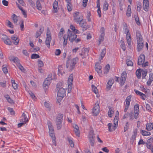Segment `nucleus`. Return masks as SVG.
Masks as SVG:
<instances>
[{
  "label": "nucleus",
  "instance_id": "obj_1",
  "mask_svg": "<svg viewBox=\"0 0 153 153\" xmlns=\"http://www.w3.org/2000/svg\"><path fill=\"white\" fill-rule=\"evenodd\" d=\"M48 129L49 136L51 139L53 143L55 146H56V138L55 132L53 126L51 123L50 122H48Z\"/></svg>",
  "mask_w": 153,
  "mask_h": 153
},
{
  "label": "nucleus",
  "instance_id": "obj_2",
  "mask_svg": "<svg viewBox=\"0 0 153 153\" xmlns=\"http://www.w3.org/2000/svg\"><path fill=\"white\" fill-rule=\"evenodd\" d=\"M136 36L137 43V50L138 51H140L143 47V42L142 36L140 31H137Z\"/></svg>",
  "mask_w": 153,
  "mask_h": 153
},
{
  "label": "nucleus",
  "instance_id": "obj_3",
  "mask_svg": "<svg viewBox=\"0 0 153 153\" xmlns=\"http://www.w3.org/2000/svg\"><path fill=\"white\" fill-rule=\"evenodd\" d=\"M116 114L119 115V112L118 111H116ZM118 117L116 115L114 120V125L112 126V128H111L112 125L111 123H109L108 124V128L109 131H112L113 130H115L117 128L118 125Z\"/></svg>",
  "mask_w": 153,
  "mask_h": 153
},
{
  "label": "nucleus",
  "instance_id": "obj_4",
  "mask_svg": "<svg viewBox=\"0 0 153 153\" xmlns=\"http://www.w3.org/2000/svg\"><path fill=\"white\" fill-rule=\"evenodd\" d=\"M147 71L146 69L139 68L136 71V74L138 79H140L142 75V79H145L147 74Z\"/></svg>",
  "mask_w": 153,
  "mask_h": 153
},
{
  "label": "nucleus",
  "instance_id": "obj_5",
  "mask_svg": "<svg viewBox=\"0 0 153 153\" xmlns=\"http://www.w3.org/2000/svg\"><path fill=\"white\" fill-rule=\"evenodd\" d=\"M110 68H95V71L100 76L102 75V71L103 70L104 74H106L109 72Z\"/></svg>",
  "mask_w": 153,
  "mask_h": 153
},
{
  "label": "nucleus",
  "instance_id": "obj_6",
  "mask_svg": "<svg viewBox=\"0 0 153 153\" xmlns=\"http://www.w3.org/2000/svg\"><path fill=\"white\" fill-rule=\"evenodd\" d=\"M79 12H77L75 13L74 14V21L77 24H79V22L82 21L83 19V16L79 15Z\"/></svg>",
  "mask_w": 153,
  "mask_h": 153
},
{
  "label": "nucleus",
  "instance_id": "obj_7",
  "mask_svg": "<svg viewBox=\"0 0 153 153\" xmlns=\"http://www.w3.org/2000/svg\"><path fill=\"white\" fill-rule=\"evenodd\" d=\"M67 36L71 42H74L77 37V35L76 33L69 29L68 30V34Z\"/></svg>",
  "mask_w": 153,
  "mask_h": 153
},
{
  "label": "nucleus",
  "instance_id": "obj_8",
  "mask_svg": "<svg viewBox=\"0 0 153 153\" xmlns=\"http://www.w3.org/2000/svg\"><path fill=\"white\" fill-rule=\"evenodd\" d=\"M9 59L10 61L15 63L17 67H23L20 63V60L17 57L10 56L9 57Z\"/></svg>",
  "mask_w": 153,
  "mask_h": 153
},
{
  "label": "nucleus",
  "instance_id": "obj_9",
  "mask_svg": "<svg viewBox=\"0 0 153 153\" xmlns=\"http://www.w3.org/2000/svg\"><path fill=\"white\" fill-rule=\"evenodd\" d=\"M73 79V76L72 74H70L68 77V92L71 91L72 87V82Z\"/></svg>",
  "mask_w": 153,
  "mask_h": 153
},
{
  "label": "nucleus",
  "instance_id": "obj_10",
  "mask_svg": "<svg viewBox=\"0 0 153 153\" xmlns=\"http://www.w3.org/2000/svg\"><path fill=\"white\" fill-rule=\"evenodd\" d=\"M100 107L98 103H96L94 105L92 110V114L94 116H97L99 113Z\"/></svg>",
  "mask_w": 153,
  "mask_h": 153
},
{
  "label": "nucleus",
  "instance_id": "obj_11",
  "mask_svg": "<svg viewBox=\"0 0 153 153\" xmlns=\"http://www.w3.org/2000/svg\"><path fill=\"white\" fill-rule=\"evenodd\" d=\"M127 75V73L125 71L121 74V77L119 80V83L122 86L124 84L126 79Z\"/></svg>",
  "mask_w": 153,
  "mask_h": 153
},
{
  "label": "nucleus",
  "instance_id": "obj_12",
  "mask_svg": "<svg viewBox=\"0 0 153 153\" xmlns=\"http://www.w3.org/2000/svg\"><path fill=\"white\" fill-rule=\"evenodd\" d=\"M89 137L90 143L92 146H94V134L93 131H90L89 135Z\"/></svg>",
  "mask_w": 153,
  "mask_h": 153
},
{
  "label": "nucleus",
  "instance_id": "obj_13",
  "mask_svg": "<svg viewBox=\"0 0 153 153\" xmlns=\"http://www.w3.org/2000/svg\"><path fill=\"white\" fill-rule=\"evenodd\" d=\"M134 118L135 119H137L138 117V115L140 112L138 104H136L134 105Z\"/></svg>",
  "mask_w": 153,
  "mask_h": 153
},
{
  "label": "nucleus",
  "instance_id": "obj_14",
  "mask_svg": "<svg viewBox=\"0 0 153 153\" xmlns=\"http://www.w3.org/2000/svg\"><path fill=\"white\" fill-rule=\"evenodd\" d=\"M66 89H64L63 88H59L57 93V95H59L61 97H64L65 95V93Z\"/></svg>",
  "mask_w": 153,
  "mask_h": 153
},
{
  "label": "nucleus",
  "instance_id": "obj_15",
  "mask_svg": "<svg viewBox=\"0 0 153 153\" xmlns=\"http://www.w3.org/2000/svg\"><path fill=\"white\" fill-rule=\"evenodd\" d=\"M100 30L101 32V33L99 39V45H100L101 44V42L103 41L105 35L104 29V27H102L101 28Z\"/></svg>",
  "mask_w": 153,
  "mask_h": 153
},
{
  "label": "nucleus",
  "instance_id": "obj_16",
  "mask_svg": "<svg viewBox=\"0 0 153 153\" xmlns=\"http://www.w3.org/2000/svg\"><path fill=\"white\" fill-rule=\"evenodd\" d=\"M114 82V79L112 78H111L108 80L107 84H106V89L108 90H109L111 87Z\"/></svg>",
  "mask_w": 153,
  "mask_h": 153
},
{
  "label": "nucleus",
  "instance_id": "obj_17",
  "mask_svg": "<svg viewBox=\"0 0 153 153\" xmlns=\"http://www.w3.org/2000/svg\"><path fill=\"white\" fill-rule=\"evenodd\" d=\"M145 56L144 54L141 55L138 58V64L139 65H142L145 61Z\"/></svg>",
  "mask_w": 153,
  "mask_h": 153
},
{
  "label": "nucleus",
  "instance_id": "obj_18",
  "mask_svg": "<svg viewBox=\"0 0 153 153\" xmlns=\"http://www.w3.org/2000/svg\"><path fill=\"white\" fill-rule=\"evenodd\" d=\"M143 9L146 11H147L148 10V8L149 5V1L148 0H143Z\"/></svg>",
  "mask_w": 153,
  "mask_h": 153
},
{
  "label": "nucleus",
  "instance_id": "obj_19",
  "mask_svg": "<svg viewBox=\"0 0 153 153\" xmlns=\"http://www.w3.org/2000/svg\"><path fill=\"white\" fill-rule=\"evenodd\" d=\"M134 92L136 94L140 96V98L143 100H145L146 97V95L143 93L140 92L136 89L134 90Z\"/></svg>",
  "mask_w": 153,
  "mask_h": 153
},
{
  "label": "nucleus",
  "instance_id": "obj_20",
  "mask_svg": "<svg viewBox=\"0 0 153 153\" xmlns=\"http://www.w3.org/2000/svg\"><path fill=\"white\" fill-rule=\"evenodd\" d=\"M44 0H37L36 2V6L37 9L41 10L42 8V4L43 3Z\"/></svg>",
  "mask_w": 153,
  "mask_h": 153
},
{
  "label": "nucleus",
  "instance_id": "obj_21",
  "mask_svg": "<svg viewBox=\"0 0 153 153\" xmlns=\"http://www.w3.org/2000/svg\"><path fill=\"white\" fill-rule=\"evenodd\" d=\"M78 58L76 57L73 58L70 60V65H69V66H70L71 67H73V66H75V65L78 62Z\"/></svg>",
  "mask_w": 153,
  "mask_h": 153
},
{
  "label": "nucleus",
  "instance_id": "obj_22",
  "mask_svg": "<svg viewBox=\"0 0 153 153\" xmlns=\"http://www.w3.org/2000/svg\"><path fill=\"white\" fill-rule=\"evenodd\" d=\"M88 51L87 49L85 48L84 49V51L79 53V55L81 56L82 58H84L86 57L88 55Z\"/></svg>",
  "mask_w": 153,
  "mask_h": 153
},
{
  "label": "nucleus",
  "instance_id": "obj_23",
  "mask_svg": "<svg viewBox=\"0 0 153 153\" xmlns=\"http://www.w3.org/2000/svg\"><path fill=\"white\" fill-rule=\"evenodd\" d=\"M20 121L21 122H24L25 123L28 121V119L26 116V115L24 113H23L22 115L20 118Z\"/></svg>",
  "mask_w": 153,
  "mask_h": 153
},
{
  "label": "nucleus",
  "instance_id": "obj_24",
  "mask_svg": "<svg viewBox=\"0 0 153 153\" xmlns=\"http://www.w3.org/2000/svg\"><path fill=\"white\" fill-rule=\"evenodd\" d=\"M80 26L82 27L83 31L85 30L87 28L86 23L84 21H82L79 23Z\"/></svg>",
  "mask_w": 153,
  "mask_h": 153
},
{
  "label": "nucleus",
  "instance_id": "obj_25",
  "mask_svg": "<svg viewBox=\"0 0 153 153\" xmlns=\"http://www.w3.org/2000/svg\"><path fill=\"white\" fill-rule=\"evenodd\" d=\"M123 29H124V33L126 34V36H128L130 35V33L129 32V30L128 28V26L127 24L124 23L123 24Z\"/></svg>",
  "mask_w": 153,
  "mask_h": 153
},
{
  "label": "nucleus",
  "instance_id": "obj_26",
  "mask_svg": "<svg viewBox=\"0 0 153 153\" xmlns=\"http://www.w3.org/2000/svg\"><path fill=\"white\" fill-rule=\"evenodd\" d=\"M42 86L45 92H47V89L48 88V79L47 78H46L45 79L43 82Z\"/></svg>",
  "mask_w": 153,
  "mask_h": 153
},
{
  "label": "nucleus",
  "instance_id": "obj_27",
  "mask_svg": "<svg viewBox=\"0 0 153 153\" xmlns=\"http://www.w3.org/2000/svg\"><path fill=\"white\" fill-rule=\"evenodd\" d=\"M53 12L54 13H56L58 11V4L57 1L55 0L53 4Z\"/></svg>",
  "mask_w": 153,
  "mask_h": 153
},
{
  "label": "nucleus",
  "instance_id": "obj_28",
  "mask_svg": "<svg viewBox=\"0 0 153 153\" xmlns=\"http://www.w3.org/2000/svg\"><path fill=\"white\" fill-rule=\"evenodd\" d=\"M63 117V114H62L59 113L56 117V122L62 123Z\"/></svg>",
  "mask_w": 153,
  "mask_h": 153
},
{
  "label": "nucleus",
  "instance_id": "obj_29",
  "mask_svg": "<svg viewBox=\"0 0 153 153\" xmlns=\"http://www.w3.org/2000/svg\"><path fill=\"white\" fill-rule=\"evenodd\" d=\"M73 127L74 128V131L76 135L78 136H79L80 133L79 130V127L76 124H74L73 125Z\"/></svg>",
  "mask_w": 153,
  "mask_h": 153
},
{
  "label": "nucleus",
  "instance_id": "obj_30",
  "mask_svg": "<svg viewBox=\"0 0 153 153\" xmlns=\"http://www.w3.org/2000/svg\"><path fill=\"white\" fill-rule=\"evenodd\" d=\"M108 108L109 111L108 113V115L109 117H111L113 116V114L114 112V108L110 106H109Z\"/></svg>",
  "mask_w": 153,
  "mask_h": 153
},
{
  "label": "nucleus",
  "instance_id": "obj_31",
  "mask_svg": "<svg viewBox=\"0 0 153 153\" xmlns=\"http://www.w3.org/2000/svg\"><path fill=\"white\" fill-rule=\"evenodd\" d=\"M153 129V123H147L146 124V129L148 131H151Z\"/></svg>",
  "mask_w": 153,
  "mask_h": 153
},
{
  "label": "nucleus",
  "instance_id": "obj_32",
  "mask_svg": "<svg viewBox=\"0 0 153 153\" xmlns=\"http://www.w3.org/2000/svg\"><path fill=\"white\" fill-rule=\"evenodd\" d=\"M106 52V50L105 48H103L102 50V51L101 53V54H100V57L99 58V59L100 61L101 60H102L103 59V58L105 56V54Z\"/></svg>",
  "mask_w": 153,
  "mask_h": 153
},
{
  "label": "nucleus",
  "instance_id": "obj_33",
  "mask_svg": "<svg viewBox=\"0 0 153 153\" xmlns=\"http://www.w3.org/2000/svg\"><path fill=\"white\" fill-rule=\"evenodd\" d=\"M140 133L144 136H148L151 134V133L150 132L147 131L142 130H141Z\"/></svg>",
  "mask_w": 153,
  "mask_h": 153
},
{
  "label": "nucleus",
  "instance_id": "obj_34",
  "mask_svg": "<svg viewBox=\"0 0 153 153\" xmlns=\"http://www.w3.org/2000/svg\"><path fill=\"white\" fill-rule=\"evenodd\" d=\"M43 30L44 29L43 28H41L39 30L36 31V38H37L40 36Z\"/></svg>",
  "mask_w": 153,
  "mask_h": 153
},
{
  "label": "nucleus",
  "instance_id": "obj_35",
  "mask_svg": "<svg viewBox=\"0 0 153 153\" xmlns=\"http://www.w3.org/2000/svg\"><path fill=\"white\" fill-rule=\"evenodd\" d=\"M131 100V97L129 96H128L126 99V106H129L130 105V102Z\"/></svg>",
  "mask_w": 153,
  "mask_h": 153
},
{
  "label": "nucleus",
  "instance_id": "obj_36",
  "mask_svg": "<svg viewBox=\"0 0 153 153\" xmlns=\"http://www.w3.org/2000/svg\"><path fill=\"white\" fill-rule=\"evenodd\" d=\"M12 18L14 23L17 25L18 21L17 16L15 14H13L12 16Z\"/></svg>",
  "mask_w": 153,
  "mask_h": 153
},
{
  "label": "nucleus",
  "instance_id": "obj_37",
  "mask_svg": "<svg viewBox=\"0 0 153 153\" xmlns=\"http://www.w3.org/2000/svg\"><path fill=\"white\" fill-rule=\"evenodd\" d=\"M69 142V144L71 146V147H74V142L72 140V139L70 137H68L67 138Z\"/></svg>",
  "mask_w": 153,
  "mask_h": 153
},
{
  "label": "nucleus",
  "instance_id": "obj_38",
  "mask_svg": "<svg viewBox=\"0 0 153 153\" xmlns=\"http://www.w3.org/2000/svg\"><path fill=\"white\" fill-rule=\"evenodd\" d=\"M126 38L127 43H128V45L130 46L131 44V35H129L128 36H126Z\"/></svg>",
  "mask_w": 153,
  "mask_h": 153
},
{
  "label": "nucleus",
  "instance_id": "obj_39",
  "mask_svg": "<svg viewBox=\"0 0 153 153\" xmlns=\"http://www.w3.org/2000/svg\"><path fill=\"white\" fill-rule=\"evenodd\" d=\"M108 4L106 1H105L104 2L103 7V10L106 11L108 10Z\"/></svg>",
  "mask_w": 153,
  "mask_h": 153
},
{
  "label": "nucleus",
  "instance_id": "obj_40",
  "mask_svg": "<svg viewBox=\"0 0 153 153\" xmlns=\"http://www.w3.org/2000/svg\"><path fill=\"white\" fill-rule=\"evenodd\" d=\"M68 37L67 36V35H65L63 37V39H64V41L63 42V45H64L65 46L66 45L67 43V40Z\"/></svg>",
  "mask_w": 153,
  "mask_h": 153
},
{
  "label": "nucleus",
  "instance_id": "obj_41",
  "mask_svg": "<svg viewBox=\"0 0 153 153\" xmlns=\"http://www.w3.org/2000/svg\"><path fill=\"white\" fill-rule=\"evenodd\" d=\"M121 47L123 51H125L126 49V47L124 41L123 40L120 41Z\"/></svg>",
  "mask_w": 153,
  "mask_h": 153
},
{
  "label": "nucleus",
  "instance_id": "obj_42",
  "mask_svg": "<svg viewBox=\"0 0 153 153\" xmlns=\"http://www.w3.org/2000/svg\"><path fill=\"white\" fill-rule=\"evenodd\" d=\"M92 90L96 94L98 93V91L97 88L93 85H91Z\"/></svg>",
  "mask_w": 153,
  "mask_h": 153
},
{
  "label": "nucleus",
  "instance_id": "obj_43",
  "mask_svg": "<svg viewBox=\"0 0 153 153\" xmlns=\"http://www.w3.org/2000/svg\"><path fill=\"white\" fill-rule=\"evenodd\" d=\"M4 42L5 44L8 45H11L12 44V42L9 38L4 41Z\"/></svg>",
  "mask_w": 153,
  "mask_h": 153
},
{
  "label": "nucleus",
  "instance_id": "obj_44",
  "mask_svg": "<svg viewBox=\"0 0 153 153\" xmlns=\"http://www.w3.org/2000/svg\"><path fill=\"white\" fill-rule=\"evenodd\" d=\"M12 86L14 89H16L18 88L17 85L15 82V81L13 80H11Z\"/></svg>",
  "mask_w": 153,
  "mask_h": 153
},
{
  "label": "nucleus",
  "instance_id": "obj_45",
  "mask_svg": "<svg viewBox=\"0 0 153 153\" xmlns=\"http://www.w3.org/2000/svg\"><path fill=\"white\" fill-rule=\"evenodd\" d=\"M57 130L61 129L62 127V123L56 122Z\"/></svg>",
  "mask_w": 153,
  "mask_h": 153
},
{
  "label": "nucleus",
  "instance_id": "obj_46",
  "mask_svg": "<svg viewBox=\"0 0 153 153\" xmlns=\"http://www.w3.org/2000/svg\"><path fill=\"white\" fill-rule=\"evenodd\" d=\"M40 57L39 56L36 54L33 53L31 55V59L39 58Z\"/></svg>",
  "mask_w": 153,
  "mask_h": 153
},
{
  "label": "nucleus",
  "instance_id": "obj_47",
  "mask_svg": "<svg viewBox=\"0 0 153 153\" xmlns=\"http://www.w3.org/2000/svg\"><path fill=\"white\" fill-rule=\"evenodd\" d=\"M40 50V48L38 47H36L35 48H32L30 49V51L33 52H36Z\"/></svg>",
  "mask_w": 153,
  "mask_h": 153
},
{
  "label": "nucleus",
  "instance_id": "obj_48",
  "mask_svg": "<svg viewBox=\"0 0 153 153\" xmlns=\"http://www.w3.org/2000/svg\"><path fill=\"white\" fill-rule=\"evenodd\" d=\"M134 113L133 111H131L129 114L128 117L130 120L132 121L134 119L133 118Z\"/></svg>",
  "mask_w": 153,
  "mask_h": 153
},
{
  "label": "nucleus",
  "instance_id": "obj_49",
  "mask_svg": "<svg viewBox=\"0 0 153 153\" xmlns=\"http://www.w3.org/2000/svg\"><path fill=\"white\" fill-rule=\"evenodd\" d=\"M7 109L11 115H14L15 114V112L12 108L8 107L7 108Z\"/></svg>",
  "mask_w": 153,
  "mask_h": 153
},
{
  "label": "nucleus",
  "instance_id": "obj_50",
  "mask_svg": "<svg viewBox=\"0 0 153 153\" xmlns=\"http://www.w3.org/2000/svg\"><path fill=\"white\" fill-rule=\"evenodd\" d=\"M71 2L67 3V8L68 11H71L72 10V8H71Z\"/></svg>",
  "mask_w": 153,
  "mask_h": 153
},
{
  "label": "nucleus",
  "instance_id": "obj_51",
  "mask_svg": "<svg viewBox=\"0 0 153 153\" xmlns=\"http://www.w3.org/2000/svg\"><path fill=\"white\" fill-rule=\"evenodd\" d=\"M134 18L136 24L138 25H140V22L139 21V17L137 16H135Z\"/></svg>",
  "mask_w": 153,
  "mask_h": 153
},
{
  "label": "nucleus",
  "instance_id": "obj_52",
  "mask_svg": "<svg viewBox=\"0 0 153 153\" xmlns=\"http://www.w3.org/2000/svg\"><path fill=\"white\" fill-rule=\"evenodd\" d=\"M126 64L127 66H132L133 65V62L129 60H127Z\"/></svg>",
  "mask_w": 153,
  "mask_h": 153
},
{
  "label": "nucleus",
  "instance_id": "obj_53",
  "mask_svg": "<svg viewBox=\"0 0 153 153\" xmlns=\"http://www.w3.org/2000/svg\"><path fill=\"white\" fill-rule=\"evenodd\" d=\"M28 93L30 96L33 99H35L36 98L34 94L31 91H28Z\"/></svg>",
  "mask_w": 153,
  "mask_h": 153
},
{
  "label": "nucleus",
  "instance_id": "obj_54",
  "mask_svg": "<svg viewBox=\"0 0 153 153\" xmlns=\"http://www.w3.org/2000/svg\"><path fill=\"white\" fill-rule=\"evenodd\" d=\"M100 5H99V6H97V7L98 8V10H97V12L99 17H101V10H100Z\"/></svg>",
  "mask_w": 153,
  "mask_h": 153
},
{
  "label": "nucleus",
  "instance_id": "obj_55",
  "mask_svg": "<svg viewBox=\"0 0 153 153\" xmlns=\"http://www.w3.org/2000/svg\"><path fill=\"white\" fill-rule=\"evenodd\" d=\"M38 65L39 67H42L44 66V64L43 62L39 59L38 60Z\"/></svg>",
  "mask_w": 153,
  "mask_h": 153
},
{
  "label": "nucleus",
  "instance_id": "obj_56",
  "mask_svg": "<svg viewBox=\"0 0 153 153\" xmlns=\"http://www.w3.org/2000/svg\"><path fill=\"white\" fill-rule=\"evenodd\" d=\"M71 56H68V60L67 61V63L66 65V67H68L69 66V63L70 62V59H71Z\"/></svg>",
  "mask_w": 153,
  "mask_h": 153
},
{
  "label": "nucleus",
  "instance_id": "obj_57",
  "mask_svg": "<svg viewBox=\"0 0 153 153\" xmlns=\"http://www.w3.org/2000/svg\"><path fill=\"white\" fill-rule=\"evenodd\" d=\"M28 2L30 3V5H31L32 7L34 8L35 7V4L32 0H30V1H29Z\"/></svg>",
  "mask_w": 153,
  "mask_h": 153
},
{
  "label": "nucleus",
  "instance_id": "obj_58",
  "mask_svg": "<svg viewBox=\"0 0 153 153\" xmlns=\"http://www.w3.org/2000/svg\"><path fill=\"white\" fill-rule=\"evenodd\" d=\"M146 108L148 111H151V108L150 105L149 104L146 103Z\"/></svg>",
  "mask_w": 153,
  "mask_h": 153
},
{
  "label": "nucleus",
  "instance_id": "obj_59",
  "mask_svg": "<svg viewBox=\"0 0 153 153\" xmlns=\"http://www.w3.org/2000/svg\"><path fill=\"white\" fill-rule=\"evenodd\" d=\"M7 21H8L7 26L11 28H13V25L12 23L9 20H7Z\"/></svg>",
  "mask_w": 153,
  "mask_h": 153
},
{
  "label": "nucleus",
  "instance_id": "obj_60",
  "mask_svg": "<svg viewBox=\"0 0 153 153\" xmlns=\"http://www.w3.org/2000/svg\"><path fill=\"white\" fill-rule=\"evenodd\" d=\"M64 97L62 96H61V97L59 95H57V100L58 102L59 103Z\"/></svg>",
  "mask_w": 153,
  "mask_h": 153
},
{
  "label": "nucleus",
  "instance_id": "obj_61",
  "mask_svg": "<svg viewBox=\"0 0 153 153\" xmlns=\"http://www.w3.org/2000/svg\"><path fill=\"white\" fill-rule=\"evenodd\" d=\"M61 53V51L60 49H56L55 51V54L56 55L58 56Z\"/></svg>",
  "mask_w": 153,
  "mask_h": 153
},
{
  "label": "nucleus",
  "instance_id": "obj_62",
  "mask_svg": "<svg viewBox=\"0 0 153 153\" xmlns=\"http://www.w3.org/2000/svg\"><path fill=\"white\" fill-rule=\"evenodd\" d=\"M65 72L63 70L61 69H60L59 68H58V74H61V75H62Z\"/></svg>",
  "mask_w": 153,
  "mask_h": 153
},
{
  "label": "nucleus",
  "instance_id": "obj_63",
  "mask_svg": "<svg viewBox=\"0 0 153 153\" xmlns=\"http://www.w3.org/2000/svg\"><path fill=\"white\" fill-rule=\"evenodd\" d=\"M146 146L149 149H150L152 147V144L149 143H147V142L146 143Z\"/></svg>",
  "mask_w": 153,
  "mask_h": 153
},
{
  "label": "nucleus",
  "instance_id": "obj_64",
  "mask_svg": "<svg viewBox=\"0 0 153 153\" xmlns=\"http://www.w3.org/2000/svg\"><path fill=\"white\" fill-rule=\"evenodd\" d=\"M8 38V37L5 34H3L2 35L1 39L3 40L4 41Z\"/></svg>",
  "mask_w": 153,
  "mask_h": 153
}]
</instances>
